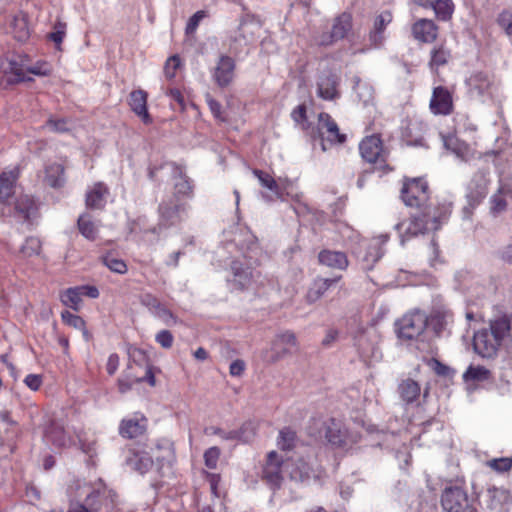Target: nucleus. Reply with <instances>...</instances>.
Returning a JSON list of instances; mask_svg holds the SVG:
<instances>
[{
	"mask_svg": "<svg viewBox=\"0 0 512 512\" xmlns=\"http://www.w3.org/2000/svg\"><path fill=\"white\" fill-rule=\"evenodd\" d=\"M359 151L362 158L369 163L384 161L382 141L378 135L364 138L359 144Z\"/></svg>",
	"mask_w": 512,
	"mask_h": 512,
	"instance_id": "obj_15",
	"label": "nucleus"
},
{
	"mask_svg": "<svg viewBox=\"0 0 512 512\" xmlns=\"http://www.w3.org/2000/svg\"><path fill=\"white\" fill-rule=\"evenodd\" d=\"M206 434H213L220 436L223 440L236 441L239 437V432L236 430L224 431L217 427H208L205 429Z\"/></svg>",
	"mask_w": 512,
	"mask_h": 512,
	"instance_id": "obj_52",
	"label": "nucleus"
},
{
	"mask_svg": "<svg viewBox=\"0 0 512 512\" xmlns=\"http://www.w3.org/2000/svg\"><path fill=\"white\" fill-rule=\"evenodd\" d=\"M354 90L357 94L358 99L364 104L368 105L373 100V89L372 87L358 81L354 86Z\"/></svg>",
	"mask_w": 512,
	"mask_h": 512,
	"instance_id": "obj_49",
	"label": "nucleus"
},
{
	"mask_svg": "<svg viewBox=\"0 0 512 512\" xmlns=\"http://www.w3.org/2000/svg\"><path fill=\"white\" fill-rule=\"evenodd\" d=\"M231 270L234 275V281L241 289L250 283L252 272L249 268H245L241 262L233 261L231 263Z\"/></svg>",
	"mask_w": 512,
	"mask_h": 512,
	"instance_id": "obj_36",
	"label": "nucleus"
},
{
	"mask_svg": "<svg viewBox=\"0 0 512 512\" xmlns=\"http://www.w3.org/2000/svg\"><path fill=\"white\" fill-rule=\"evenodd\" d=\"M18 179V170L3 171L0 174V202L7 203L15 190V183Z\"/></svg>",
	"mask_w": 512,
	"mask_h": 512,
	"instance_id": "obj_28",
	"label": "nucleus"
},
{
	"mask_svg": "<svg viewBox=\"0 0 512 512\" xmlns=\"http://www.w3.org/2000/svg\"><path fill=\"white\" fill-rule=\"evenodd\" d=\"M432 9L439 20L447 21L452 17L454 4L452 0H435Z\"/></svg>",
	"mask_w": 512,
	"mask_h": 512,
	"instance_id": "obj_42",
	"label": "nucleus"
},
{
	"mask_svg": "<svg viewBox=\"0 0 512 512\" xmlns=\"http://www.w3.org/2000/svg\"><path fill=\"white\" fill-rule=\"evenodd\" d=\"M45 181L53 188H60L65 183L64 167L59 163H53L45 169Z\"/></svg>",
	"mask_w": 512,
	"mask_h": 512,
	"instance_id": "obj_33",
	"label": "nucleus"
},
{
	"mask_svg": "<svg viewBox=\"0 0 512 512\" xmlns=\"http://www.w3.org/2000/svg\"><path fill=\"white\" fill-rule=\"evenodd\" d=\"M401 198L405 205L418 209L411 216L406 228V233L410 236L438 230L451 214L450 203L431 201L428 184L422 178H414L405 182L401 190Z\"/></svg>",
	"mask_w": 512,
	"mask_h": 512,
	"instance_id": "obj_1",
	"label": "nucleus"
},
{
	"mask_svg": "<svg viewBox=\"0 0 512 512\" xmlns=\"http://www.w3.org/2000/svg\"><path fill=\"white\" fill-rule=\"evenodd\" d=\"M189 205L180 203L176 198L163 200L158 206V223L151 229L159 234L162 230L180 224L188 216Z\"/></svg>",
	"mask_w": 512,
	"mask_h": 512,
	"instance_id": "obj_3",
	"label": "nucleus"
},
{
	"mask_svg": "<svg viewBox=\"0 0 512 512\" xmlns=\"http://www.w3.org/2000/svg\"><path fill=\"white\" fill-rule=\"evenodd\" d=\"M180 65V58L177 55L171 56L165 64L164 73L167 78L171 79L175 76L176 70Z\"/></svg>",
	"mask_w": 512,
	"mask_h": 512,
	"instance_id": "obj_58",
	"label": "nucleus"
},
{
	"mask_svg": "<svg viewBox=\"0 0 512 512\" xmlns=\"http://www.w3.org/2000/svg\"><path fill=\"white\" fill-rule=\"evenodd\" d=\"M44 437L48 443L58 448L67 446L71 441L70 436L65 431L63 423L57 420L50 421L45 429Z\"/></svg>",
	"mask_w": 512,
	"mask_h": 512,
	"instance_id": "obj_18",
	"label": "nucleus"
},
{
	"mask_svg": "<svg viewBox=\"0 0 512 512\" xmlns=\"http://www.w3.org/2000/svg\"><path fill=\"white\" fill-rule=\"evenodd\" d=\"M511 328V316L503 312L500 307H494V315L489 320V327L475 332L473 348L482 358L492 359L496 357L504 339L509 335Z\"/></svg>",
	"mask_w": 512,
	"mask_h": 512,
	"instance_id": "obj_2",
	"label": "nucleus"
},
{
	"mask_svg": "<svg viewBox=\"0 0 512 512\" xmlns=\"http://www.w3.org/2000/svg\"><path fill=\"white\" fill-rule=\"evenodd\" d=\"M352 29V16L349 13H341L333 19L330 29L323 31L317 38L321 46H329L334 42L344 39Z\"/></svg>",
	"mask_w": 512,
	"mask_h": 512,
	"instance_id": "obj_6",
	"label": "nucleus"
},
{
	"mask_svg": "<svg viewBox=\"0 0 512 512\" xmlns=\"http://www.w3.org/2000/svg\"><path fill=\"white\" fill-rule=\"evenodd\" d=\"M103 263L106 267L115 273L124 274L127 272V265L121 259L115 258L113 256H106L103 258Z\"/></svg>",
	"mask_w": 512,
	"mask_h": 512,
	"instance_id": "obj_50",
	"label": "nucleus"
},
{
	"mask_svg": "<svg viewBox=\"0 0 512 512\" xmlns=\"http://www.w3.org/2000/svg\"><path fill=\"white\" fill-rule=\"evenodd\" d=\"M497 22L501 28L505 30V32L512 36V14L509 12H502L497 19Z\"/></svg>",
	"mask_w": 512,
	"mask_h": 512,
	"instance_id": "obj_59",
	"label": "nucleus"
},
{
	"mask_svg": "<svg viewBox=\"0 0 512 512\" xmlns=\"http://www.w3.org/2000/svg\"><path fill=\"white\" fill-rule=\"evenodd\" d=\"M319 262L331 268L344 270L348 266V259L345 253L340 251L323 250L318 255Z\"/></svg>",
	"mask_w": 512,
	"mask_h": 512,
	"instance_id": "obj_29",
	"label": "nucleus"
},
{
	"mask_svg": "<svg viewBox=\"0 0 512 512\" xmlns=\"http://www.w3.org/2000/svg\"><path fill=\"white\" fill-rule=\"evenodd\" d=\"M107 194V187L103 183H96L86 194V206L91 209H102Z\"/></svg>",
	"mask_w": 512,
	"mask_h": 512,
	"instance_id": "obj_31",
	"label": "nucleus"
},
{
	"mask_svg": "<svg viewBox=\"0 0 512 512\" xmlns=\"http://www.w3.org/2000/svg\"><path fill=\"white\" fill-rule=\"evenodd\" d=\"M391 21L392 14L389 11H384L375 18L373 28L369 32V41L371 46L379 47L383 43L385 39L384 31Z\"/></svg>",
	"mask_w": 512,
	"mask_h": 512,
	"instance_id": "obj_22",
	"label": "nucleus"
},
{
	"mask_svg": "<svg viewBox=\"0 0 512 512\" xmlns=\"http://www.w3.org/2000/svg\"><path fill=\"white\" fill-rule=\"evenodd\" d=\"M155 339L163 348L168 349L172 346L174 338L169 330H161L157 333Z\"/></svg>",
	"mask_w": 512,
	"mask_h": 512,
	"instance_id": "obj_60",
	"label": "nucleus"
},
{
	"mask_svg": "<svg viewBox=\"0 0 512 512\" xmlns=\"http://www.w3.org/2000/svg\"><path fill=\"white\" fill-rule=\"evenodd\" d=\"M77 224L80 233L88 240H94L97 237L98 228L91 220L90 215L83 214L79 216Z\"/></svg>",
	"mask_w": 512,
	"mask_h": 512,
	"instance_id": "obj_37",
	"label": "nucleus"
},
{
	"mask_svg": "<svg viewBox=\"0 0 512 512\" xmlns=\"http://www.w3.org/2000/svg\"><path fill=\"white\" fill-rule=\"evenodd\" d=\"M146 422L144 416L123 419L119 427V433L124 438H136L145 432Z\"/></svg>",
	"mask_w": 512,
	"mask_h": 512,
	"instance_id": "obj_21",
	"label": "nucleus"
},
{
	"mask_svg": "<svg viewBox=\"0 0 512 512\" xmlns=\"http://www.w3.org/2000/svg\"><path fill=\"white\" fill-rule=\"evenodd\" d=\"M60 299L65 306L73 310H78L79 304L82 301L81 289L79 286L68 288L61 294Z\"/></svg>",
	"mask_w": 512,
	"mask_h": 512,
	"instance_id": "obj_39",
	"label": "nucleus"
},
{
	"mask_svg": "<svg viewBox=\"0 0 512 512\" xmlns=\"http://www.w3.org/2000/svg\"><path fill=\"white\" fill-rule=\"evenodd\" d=\"M339 77L330 71L323 72L318 79L317 94L324 100H335L339 97L337 86Z\"/></svg>",
	"mask_w": 512,
	"mask_h": 512,
	"instance_id": "obj_16",
	"label": "nucleus"
},
{
	"mask_svg": "<svg viewBox=\"0 0 512 512\" xmlns=\"http://www.w3.org/2000/svg\"><path fill=\"white\" fill-rule=\"evenodd\" d=\"M15 214L25 221H31L37 215L38 205L30 195H20L14 205Z\"/></svg>",
	"mask_w": 512,
	"mask_h": 512,
	"instance_id": "obj_24",
	"label": "nucleus"
},
{
	"mask_svg": "<svg viewBox=\"0 0 512 512\" xmlns=\"http://www.w3.org/2000/svg\"><path fill=\"white\" fill-rule=\"evenodd\" d=\"M107 496L111 498L114 503L116 494L113 491H106V489H94L87 494L84 503L70 502L69 512H98L101 509V498Z\"/></svg>",
	"mask_w": 512,
	"mask_h": 512,
	"instance_id": "obj_11",
	"label": "nucleus"
},
{
	"mask_svg": "<svg viewBox=\"0 0 512 512\" xmlns=\"http://www.w3.org/2000/svg\"><path fill=\"white\" fill-rule=\"evenodd\" d=\"M429 108L434 115H450L454 109L450 91L443 86L435 87L432 91Z\"/></svg>",
	"mask_w": 512,
	"mask_h": 512,
	"instance_id": "obj_12",
	"label": "nucleus"
},
{
	"mask_svg": "<svg viewBox=\"0 0 512 512\" xmlns=\"http://www.w3.org/2000/svg\"><path fill=\"white\" fill-rule=\"evenodd\" d=\"M207 17V12L205 10H199L194 13L188 20L185 28V32L187 35H192L196 32L200 22Z\"/></svg>",
	"mask_w": 512,
	"mask_h": 512,
	"instance_id": "obj_51",
	"label": "nucleus"
},
{
	"mask_svg": "<svg viewBox=\"0 0 512 512\" xmlns=\"http://www.w3.org/2000/svg\"><path fill=\"white\" fill-rule=\"evenodd\" d=\"M239 432L238 441H241L243 443H249L251 442L255 435H256V424L254 422H245L239 430H236Z\"/></svg>",
	"mask_w": 512,
	"mask_h": 512,
	"instance_id": "obj_48",
	"label": "nucleus"
},
{
	"mask_svg": "<svg viewBox=\"0 0 512 512\" xmlns=\"http://www.w3.org/2000/svg\"><path fill=\"white\" fill-rule=\"evenodd\" d=\"M236 63L233 58L221 55L212 70V79L220 88L230 86L235 78Z\"/></svg>",
	"mask_w": 512,
	"mask_h": 512,
	"instance_id": "obj_10",
	"label": "nucleus"
},
{
	"mask_svg": "<svg viewBox=\"0 0 512 512\" xmlns=\"http://www.w3.org/2000/svg\"><path fill=\"white\" fill-rule=\"evenodd\" d=\"M491 376V372L483 366L470 365L463 374V380L465 382H482L488 380Z\"/></svg>",
	"mask_w": 512,
	"mask_h": 512,
	"instance_id": "obj_38",
	"label": "nucleus"
},
{
	"mask_svg": "<svg viewBox=\"0 0 512 512\" xmlns=\"http://www.w3.org/2000/svg\"><path fill=\"white\" fill-rule=\"evenodd\" d=\"M297 436L291 428H283L277 439L278 447L283 451H290L295 447Z\"/></svg>",
	"mask_w": 512,
	"mask_h": 512,
	"instance_id": "obj_41",
	"label": "nucleus"
},
{
	"mask_svg": "<svg viewBox=\"0 0 512 512\" xmlns=\"http://www.w3.org/2000/svg\"><path fill=\"white\" fill-rule=\"evenodd\" d=\"M42 251V242L38 237L29 236L21 245L19 254L22 258L28 259L34 256H39Z\"/></svg>",
	"mask_w": 512,
	"mask_h": 512,
	"instance_id": "obj_35",
	"label": "nucleus"
},
{
	"mask_svg": "<svg viewBox=\"0 0 512 512\" xmlns=\"http://www.w3.org/2000/svg\"><path fill=\"white\" fill-rule=\"evenodd\" d=\"M449 57V51L445 50L442 47L434 48L431 51L430 66L432 68H438L440 66H443L448 62Z\"/></svg>",
	"mask_w": 512,
	"mask_h": 512,
	"instance_id": "obj_47",
	"label": "nucleus"
},
{
	"mask_svg": "<svg viewBox=\"0 0 512 512\" xmlns=\"http://www.w3.org/2000/svg\"><path fill=\"white\" fill-rule=\"evenodd\" d=\"M466 84L472 97H485L491 95L493 79L489 73L477 71L470 75Z\"/></svg>",
	"mask_w": 512,
	"mask_h": 512,
	"instance_id": "obj_14",
	"label": "nucleus"
},
{
	"mask_svg": "<svg viewBox=\"0 0 512 512\" xmlns=\"http://www.w3.org/2000/svg\"><path fill=\"white\" fill-rule=\"evenodd\" d=\"M170 165L174 178L175 195L173 198L177 199L178 196L192 197L193 184L191 179L186 175L184 168L176 163H171Z\"/></svg>",
	"mask_w": 512,
	"mask_h": 512,
	"instance_id": "obj_17",
	"label": "nucleus"
},
{
	"mask_svg": "<svg viewBox=\"0 0 512 512\" xmlns=\"http://www.w3.org/2000/svg\"><path fill=\"white\" fill-rule=\"evenodd\" d=\"M292 348L298 349V341L295 333L289 330L278 334L272 343V349L277 351L276 359L291 353Z\"/></svg>",
	"mask_w": 512,
	"mask_h": 512,
	"instance_id": "obj_25",
	"label": "nucleus"
},
{
	"mask_svg": "<svg viewBox=\"0 0 512 512\" xmlns=\"http://www.w3.org/2000/svg\"><path fill=\"white\" fill-rule=\"evenodd\" d=\"M153 314L160 318L165 324L169 325L170 322H175V318L170 310L164 307L162 304L159 305Z\"/></svg>",
	"mask_w": 512,
	"mask_h": 512,
	"instance_id": "obj_63",
	"label": "nucleus"
},
{
	"mask_svg": "<svg viewBox=\"0 0 512 512\" xmlns=\"http://www.w3.org/2000/svg\"><path fill=\"white\" fill-rule=\"evenodd\" d=\"M46 126L51 131L56 132V133H64V132H68L70 130L69 123L64 118H60V119L50 118L46 122Z\"/></svg>",
	"mask_w": 512,
	"mask_h": 512,
	"instance_id": "obj_53",
	"label": "nucleus"
},
{
	"mask_svg": "<svg viewBox=\"0 0 512 512\" xmlns=\"http://www.w3.org/2000/svg\"><path fill=\"white\" fill-rule=\"evenodd\" d=\"M420 385L413 379H405L398 386V392L401 399L406 404L415 402L420 395Z\"/></svg>",
	"mask_w": 512,
	"mask_h": 512,
	"instance_id": "obj_32",
	"label": "nucleus"
},
{
	"mask_svg": "<svg viewBox=\"0 0 512 512\" xmlns=\"http://www.w3.org/2000/svg\"><path fill=\"white\" fill-rule=\"evenodd\" d=\"M316 134L320 139L322 151L327 150L325 140L332 144H342L346 141V135L340 133L337 123L325 112L318 115Z\"/></svg>",
	"mask_w": 512,
	"mask_h": 512,
	"instance_id": "obj_8",
	"label": "nucleus"
},
{
	"mask_svg": "<svg viewBox=\"0 0 512 512\" xmlns=\"http://www.w3.org/2000/svg\"><path fill=\"white\" fill-rule=\"evenodd\" d=\"M311 468L305 462H298L292 465L290 478L296 482L308 481L311 477Z\"/></svg>",
	"mask_w": 512,
	"mask_h": 512,
	"instance_id": "obj_44",
	"label": "nucleus"
},
{
	"mask_svg": "<svg viewBox=\"0 0 512 512\" xmlns=\"http://www.w3.org/2000/svg\"><path fill=\"white\" fill-rule=\"evenodd\" d=\"M389 239L388 234H381L377 238L373 240V242L370 244L369 249L373 250L368 252L365 259L367 261H378L384 254L383 250L381 249L380 245L385 244Z\"/></svg>",
	"mask_w": 512,
	"mask_h": 512,
	"instance_id": "obj_43",
	"label": "nucleus"
},
{
	"mask_svg": "<svg viewBox=\"0 0 512 512\" xmlns=\"http://www.w3.org/2000/svg\"><path fill=\"white\" fill-rule=\"evenodd\" d=\"M380 336L374 328L360 330L354 337V345L364 360H378Z\"/></svg>",
	"mask_w": 512,
	"mask_h": 512,
	"instance_id": "obj_7",
	"label": "nucleus"
},
{
	"mask_svg": "<svg viewBox=\"0 0 512 512\" xmlns=\"http://www.w3.org/2000/svg\"><path fill=\"white\" fill-rule=\"evenodd\" d=\"M325 437L331 445L340 447L345 443L346 430L340 421L330 419L326 423Z\"/></svg>",
	"mask_w": 512,
	"mask_h": 512,
	"instance_id": "obj_30",
	"label": "nucleus"
},
{
	"mask_svg": "<svg viewBox=\"0 0 512 512\" xmlns=\"http://www.w3.org/2000/svg\"><path fill=\"white\" fill-rule=\"evenodd\" d=\"M147 97L148 95L144 90H133L129 95V106L144 124H151L152 118L147 109Z\"/></svg>",
	"mask_w": 512,
	"mask_h": 512,
	"instance_id": "obj_20",
	"label": "nucleus"
},
{
	"mask_svg": "<svg viewBox=\"0 0 512 512\" xmlns=\"http://www.w3.org/2000/svg\"><path fill=\"white\" fill-rule=\"evenodd\" d=\"M432 367H433L434 372L438 376L452 378L455 374L454 369L447 366L446 364H443L442 362L438 361L437 359H433Z\"/></svg>",
	"mask_w": 512,
	"mask_h": 512,
	"instance_id": "obj_56",
	"label": "nucleus"
},
{
	"mask_svg": "<svg viewBox=\"0 0 512 512\" xmlns=\"http://www.w3.org/2000/svg\"><path fill=\"white\" fill-rule=\"evenodd\" d=\"M490 467L498 472H507L512 468V458L493 459L490 461Z\"/></svg>",
	"mask_w": 512,
	"mask_h": 512,
	"instance_id": "obj_57",
	"label": "nucleus"
},
{
	"mask_svg": "<svg viewBox=\"0 0 512 512\" xmlns=\"http://www.w3.org/2000/svg\"><path fill=\"white\" fill-rule=\"evenodd\" d=\"M253 173L258 178V180L260 181V183L263 187L268 188L277 197L281 196L280 187L276 183V181L273 179L272 176H270L268 173H265V172H263L261 170H257V169H255L253 171Z\"/></svg>",
	"mask_w": 512,
	"mask_h": 512,
	"instance_id": "obj_46",
	"label": "nucleus"
},
{
	"mask_svg": "<svg viewBox=\"0 0 512 512\" xmlns=\"http://www.w3.org/2000/svg\"><path fill=\"white\" fill-rule=\"evenodd\" d=\"M427 325L428 317L420 310L405 314L395 323L397 336L403 340L418 339L424 333Z\"/></svg>",
	"mask_w": 512,
	"mask_h": 512,
	"instance_id": "obj_4",
	"label": "nucleus"
},
{
	"mask_svg": "<svg viewBox=\"0 0 512 512\" xmlns=\"http://www.w3.org/2000/svg\"><path fill=\"white\" fill-rule=\"evenodd\" d=\"M11 26L13 28L14 37L18 41H25L29 37V29L25 15L19 14L14 16Z\"/></svg>",
	"mask_w": 512,
	"mask_h": 512,
	"instance_id": "obj_40",
	"label": "nucleus"
},
{
	"mask_svg": "<svg viewBox=\"0 0 512 512\" xmlns=\"http://www.w3.org/2000/svg\"><path fill=\"white\" fill-rule=\"evenodd\" d=\"M262 478L273 489H279L283 480L282 460L277 452L271 451L263 467Z\"/></svg>",
	"mask_w": 512,
	"mask_h": 512,
	"instance_id": "obj_13",
	"label": "nucleus"
},
{
	"mask_svg": "<svg viewBox=\"0 0 512 512\" xmlns=\"http://www.w3.org/2000/svg\"><path fill=\"white\" fill-rule=\"evenodd\" d=\"M65 28H66V25L64 23L58 22L55 25V31L49 34V38L55 44H60L63 41V38L65 36Z\"/></svg>",
	"mask_w": 512,
	"mask_h": 512,
	"instance_id": "obj_64",
	"label": "nucleus"
},
{
	"mask_svg": "<svg viewBox=\"0 0 512 512\" xmlns=\"http://www.w3.org/2000/svg\"><path fill=\"white\" fill-rule=\"evenodd\" d=\"M151 450V456L161 465L171 464L175 459L173 443L168 439L158 440Z\"/></svg>",
	"mask_w": 512,
	"mask_h": 512,
	"instance_id": "obj_26",
	"label": "nucleus"
},
{
	"mask_svg": "<svg viewBox=\"0 0 512 512\" xmlns=\"http://www.w3.org/2000/svg\"><path fill=\"white\" fill-rule=\"evenodd\" d=\"M125 462L132 470L145 474L153 466L154 460L146 451H130Z\"/></svg>",
	"mask_w": 512,
	"mask_h": 512,
	"instance_id": "obj_23",
	"label": "nucleus"
},
{
	"mask_svg": "<svg viewBox=\"0 0 512 512\" xmlns=\"http://www.w3.org/2000/svg\"><path fill=\"white\" fill-rule=\"evenodd\" d=\"M220 456V450L217 447H211L204 453L205 465L209 469H215Z\"/></svg>",
	"mask_w": 512,
	"mask_h": 512,
	"instance_id": "obj_55",
	"label": "nucleus"
},
{
	"mask_svg": "<svg viewBox=\"0 0 512 512\" xmlns=\"http://www.w3.org/2000/svg\"><path fill=\"white\" fill-rule=\"evenodd\" d=\"M4 73L7 75L8 84H16L24 81H30V77H26L25 73L34 75H46L47 69H42L38 66H25L16 60H9L6 64H2Z\"/></svg>",
	"mask_w": 512,
	"mask_h": 512,
	"instance_id": "obj_9",
	"label": "nucleus"
},
{
	"mask_svg": "<svg viewBox=\"0 0 512 512\" xmlns=\"http://www.w3.org/2000/svg\"><path fill=\"white\" fill-rule=\"evenodd\" d=\"M341 279V276L334 278H317L315 279L312 287L308 290L306 299L308 303H314L318 301L330 287L337 284Z\"/></svg>",
	"mask_w": 512,
	"mask_h": 512,
	"instance_id": "obj_27",
	"label": "nucleus"
},
{
	"mask_svg": "<svg viewBox=\"0 0 512 512\" xmlns=\"http://www.w3.org/2000/svg\"><path fill=\"white\" fill-rule=\"evenodd\" d=\"M413 37L424 43H431L437 38L438 27L430 19L422 18L412 25Z\"/></svg>",
	"mask_w": 512,
	"mask_h": 512,
	"instance_id": "obj_19",
	"label": "nucleus"
},
{
	"mask_svg": "<svg viewBox=\"0 0 512 512\" xmlns=\"http://www.w3.org/2000/svg\"><path fill=\"white\" fill-rule=\"evenodd\" d=\"M444 147L454 153L458 158L466 160L469 154V147L454 135L443 136Z\"/></svg>",
	"mask_w": 512,
	"mask_h": 512,
	"instance_id": "obj_34",
	"label": "nucleus"
},
{
	"mask_svg": "<svg viewBox=\"0 0 512 512\" xmlns=\"http://www.w3.org/2000/svg\"><path fill=\"white\" fill-rule=\"evenodd\" d=\"M476 178H479V183L476 186L475 195H473V197L477 200H481L487 194V186H486L487 180L483 173L476 174L475 179Z\"/></svg>",
	"mask_w": 512,
	"mask_h": 512,
	"instance_id": "obj_61",
	"label": "nucleus"
},
{
	"mask_svg": "<svg viewBox=\"0 0 512 512\" xmlns=\"http://www.w3.org/2000/svg\"><path fill=\"white\" fill-rule=\"evenodd\" d=\"M441 504L446 512H478L475 500L458 486L447 487L443 491Z\"/></svg>",
	"mask_w": 512,
	"mask_h": 512,
	"instance_id": "obj_5",
	"label": "nucleus"
},
{
	"mask_svg": "<svg viewBox=\"0 0 512 512\" xmlns=\"http://www.w3.org/2000/svg\"><path fill=\"white\" fill-rule=\"evenodd\" d=\"M61 318L65 324L81 330L85 339L89 340V333L86 330L85 321L80 316L66 310L61 313Z\"/></svg>",
	"mask_w": 512,
	"mask_h": 512,
	"instance_id": "obj_45",
	"label": "nucleus"
},
{
	"mask_svg": "<svg viewBox=\"0 0 512 512\" xmlns=\"http://www.w3.org/2000/svg\"><path fill=\"white\" fill-rule=\"evenodd\" d=\"M490 210L496 215L503 212L506 209L507 202L505 198L499 193L494 194L490 199Z\"/></svg>",
	"mask_w": 512,
	"mask_h": 512,
	"instance_id": "obj_54",
	"label": "nucleus"
},
{
	"mask_svg": "<svg viewBox=\"0 0 512 512\" xmlns=\"http://www.w3.org/2000/svg\"><path fill=\"white\" fill-rule=\"evenodd\" d=\"M140 302L143 306L147 307L152 313L159 308L160 301L152 294L145 293L141 296Z\"/></svg>",
	"mask_w": 512,
	"mask_h": 512,
	"instance_id": "obj_62",
	"label": "nucleus"
}]
</instances>
